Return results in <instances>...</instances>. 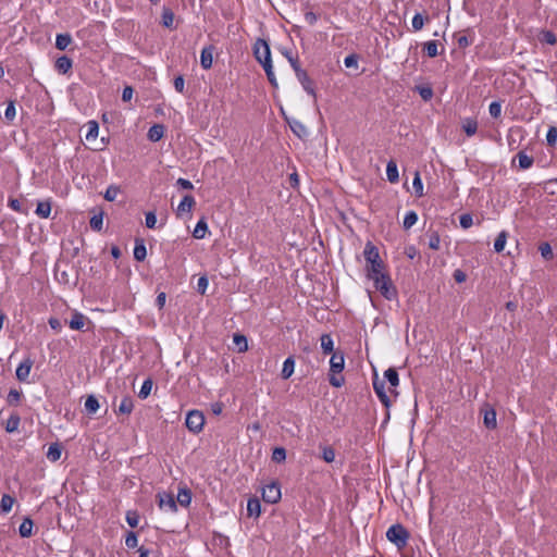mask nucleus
<instances>
[{
  "instance_id": "1",
  "label": "nucleus",
  "mask_w": 557,
  "mask_h": 557,
  "mask_svg": "<svg viewBox=\"0 0 557 557\" xmlns=\"http://www.w3.org/2000/svg\"><path fill=\"white\" fill-rule=\"evenodd\" d=\"M363 256L367 261V276L379 275L384 271V263L380 258L379 249L371 242L364 246Z\"/></svg>"
},
{
  "instance_id": "2",
  "label": "nucleus",
  "mask_w": 557,
  "mask_h": 557,
  "mask_svg": "<svg viewBox=\"0 0 557 557\" xmlns=\"http://www.w3.org/2000/svg\"><path fill=\"white\" fill-rule=\"evenodd\" d=\"M369 278L373 281L374 287L385 299L392 300L397 296L396 288L386 272L380 273L379 275H373Z\"/></svg>"
},
{
  "instance_id": "3",
  "label": "nucleus",
  "mask_w": 557,
  "mask_h": 557,
  "mask_svg": "<svg viewBox=\"0 0 557 557\" xmlns=\"http://www.w3.org/2000/svg\"><path fill=\"white\" fill-rule=\"evenodd\" d=\"M386 539L397 548L401 549L407 546L409 541V532L399 523L391 525L386 531Z\"/></svg>"
},
{
  "instance_id": "4",
  "label": "nucleus",
  "mask_w": 557,
  "mask_h": 557,
  "mask_svg": "<svg viewBox=\"0 0 557 557\" xmlns=\"http://www.w3.org/2000/svg\"><path fill=\"white\" fill-rule=\"evenodd\" d=\"M185 425L194 434H198L202 431L205 425V416L199 410H190L188 411L185 420Z\"/></svg>"
},
{
  "instance_id": "5",
  "label": "nucleus",
  "mask_w": 557,
  "mask_h": 557,
  "mask_svg": "<svg viewBox=\"0 0 557 557\" xmlns=\"http://www.w3.org/2000/svg\"><path fill=\"white\" fill-rule=\"evenodd\" d=\"M281 496V486L277 482H271L262 488V499L268 504H276Z\"/></svg>"
},
{
  "instance_id": "6",
  "label": "nucleus",
  "mask_w": 557,
  "mask_h": 557,
  "mask_svg": "<svg viewBox=\"0 0 557 557\" xmlns=\"http://www.w3.org/2000/svg\"><path fill=\"white\" fill-rule=\"evenodd\" d=\"M253 55L260 64L271 60L270 46L264 39L258 38L256 40L253 45Z\"/></svg>"
},
{
  "instance_id": "7",
  "label": "nucleus",
  "mask_w": 557,
  "mask_h": 557,
  "mask_svg": "<svg viewBox=\"0 0 557 557\" xmlns=\"http://www.w3.org/2000/svg\"><path fill=\"white\" fill-rule=\"evenodd\" d=\"M34 361L30 357L24 358L15 370L16 379L20 382H27Z\"/></svg>"
},
{
  "instance_id": "8",
  "label": "nucleus",
  "mask_w": 557,
  "mask_h": 557,
  "mask_svg": "<svg viewBox=\"0 0 557 557\" xmlns=\"http://www.w3.org/2000/svg\"><path fill=\"white\" fill-rule=\"evenodd\" d=\"M373 389H374L376 396L379 397L380 401L386 408H388L391 406V399L387 396L386 391H385V381H381L377 379V376H375L373 380Z\"/></svg>"
},
{
  "instance_id": "9",
  "label": "nucleus",
  "mask_w": 557,
  "mask_h": 557,
  "mask_svg": "<svg viewBox=\"0 0 557 557\" xmlns=\"http://www.w3.org/2000/svg\"><path fill=\"white\" fill-rule=\"evenodd\" d=\"M295 75H296L297 79L299 81V83L301 84L302 88L309 95H311L313 98H315V91L313 88V84H312V81L310 79V77L308 76L307 72L302 69H296Z\"/></svg>"
},
{
  "instance_id": "10",
  "label": "nucleus",
  "mask_w": 557,
  "mask_h": 557,
  "mask_svg": "<svg viewBox=\"0 0 557 557\" xmlns=\"http://www.w3.org/2000/svg\"><path fill=\"white\" fill-rule=\"evenodd\" d=\"M195 205V198L191 195H185L177 206L176 215L181 218L187 213H190Z\"/></svg>"
},
{
  "instance_id": "11",
  "label": "nucleus",
  "mask_w": 557,
  "mask_h": 557,
  "mask_svg": "<svg viewBox=\"0 0 557 557\" xmlns=\"http://www.w3.org/2000/svg\"><path fill=\"white\" fill-rule=\"evenodd\" d=\"M214 50L215 48L212 45L202 48L200 53V64L203 70L212 67Z\"/></svg>"
},
{
  "instance_id": "12",
  "label": "nucleus",
  "mask_w": 557,
  "mask_h": 557,
  "mask_svg": "<svg viewBox=\"0 0 557 557\" xmlns=\"http://www.w3.org/2000/svg\"><path fill=\"white\" fill-rule=\"evenodd\" d=\"M159 507L163 510L174 512L177 509L176 500L173 495L168 493L159 494Z\"/></svg>"
},
{
  "instance_id": "13",
  "label": "nucleus",
  "mask_w": 557,
  "mask_h": 557,
  "mask_svg": "<svg viewBox=\"0 0 557 557\" xmlns=\"http://www.w3.org/2000/svg\"><path fill=\"white\" fill-rule=\"evenodd\" d=\"M86 322H89L86 315H84L79 311H74L71 320L69 321V326L72 330L83 331L86 325Z\"/></svg>"
},
{
  "instance_id": "14",
  "label": "nucleus",
  "mask_w": 557,
  "mask_h": 557,
  "mask_svg": "<svg viewBox=\"0 0 557 557\" xmlns=\"http://www.w3.org/2000/svg\"><path fill=\"white\" fill-rule=\"evenodd\" d=\"M345 367V358L342 352H333L330 359V371L332 373H341Z\"/></svg>"
},
{
  "instance_id": "15",
  "label": "nucleus",
  "mask_w": 557,
  "mask_h": 557,
  "mask_svg": "<svg viewBox=\"0 0 557 557\" xmlns=\"http://www.w3.org/2000/svg\"><path fill=\"white\" fill-rule=\"evenodd\" d=\"M461 127L467 136L471 137L476 134L478 121L474 117H463L461 120Z\"/></svg>"
},
{
  "instance_id": "16",
  "label": "nucleus",
  "mask_w": 557,
  "mask_h": 557,
  "mask_svg": "<svg viewBox=\"0 0 557 557\" xmlns=\"http://www.w3.org/2000/svg\"><path fill=\"white\" fill-rule=\"evenodd\" d=\"M292 132L299 138H304L308 136L307 127L298 120H287Z\"/></svg>"
},
{
  "instance_id": "17",
  "label": "nucleus",
  "mask_w": 557,
  "mask_h": 557,
  "mask_svg": "<svg viewBox=\"0 0 557 557\" xmlns=\"http://www.w3.org/2000/svg\"><path fill=\"white\" fill-rule=\"evenodd\" d=\"M164 129L162 124L152 125L147 134L148 139L152 143L159 141L164 135Z\"/></svg>"
},
{
  "instance_id": "18",
  "label": "nucleus",
  "mask_w": 557,
  "mask_h": 557,
  "mask_svg": "<svg viewBox=\"0 0 557 557\" xmlns=\"http://www.w3.org/2000/svg\"><path fill=\"white\" fill-rule=\"evenodd\" d=\"M72 59L66 55L59 57L55 61V69L62 74L67 73L72 69Z\"/></svg>"
},
{
  "instance_id": "19",
  "label": "nucleus",
  "mask_w": 557,
  "mask_h": 557,
  "mask_svg": "<svg viewBox=\"0 0 557 557\" xmlns=\"http://www.w3.org/2000/svg\"><path fill=\"white\" fill-rule=\"evenodd\" d=\"M62 455V446L59 443H52L50 444L48 451L46 454L47 458L51 462H55L61 458Z\"/></svg>"
},
{
  "instance_id": "20",
  "label": "nucleus",
  "mask_w": 557,
  "mask_h": 557,
  "mask_svg": "<svg viewBox=\"0 0 557 557\" xmlns=\"http://www.w3.org/2000/svg\"><path fill=\"white\" fill-rule=\"evenodd\" d=\"M386 176L391 183H397L399 180L398 168L394 160H389L386 164Z\"/></svg>"
},
{
  "instance_id": "21",
  "label": "nucleus",
  "mask_w": 557,
  "mask_h": 557,
  "mask_svg": "<svg viewBox=\"0 0 557 557\" xmlns=\"http://www.w3.org/2000/svg\"><path fill=\"white\" fill-rule=\"evenodd\" d=\"M483 422L484 425L490 430H494L497 426L496 411L493 408L486 409L484 411Z\"/></svg>"
},
{
  "instance_id": "22",
  "label": "nucleus",
  "mask_w": 557,
  "mask_h": 557,
  "mask_svg": "<svg viewBox=\"0 0 557 557\" xmlns=\"http://www.w3.org/2000/svg\"><path fill=\"white\" fill-rule=\"evenodd\" d=\"M21 423V418L17 413L11 414L8 420L5 421V431L8 433H14L18 430Z\"/></svg>"
},
{
  "instance_id": "23",
  "label": "nucleus",
  "mask_w": 557,
  "mask_h": 557,
  "mask_svg": "<svg viewBox=\"0 0 557 557\" xmlns=\"http://www.w3.org/2000/svg\"><path fill=\"white\" fill-rule=\"evenodd\" d=\"M147 256V248L144 240L137 239L134 247V258L137 261H144Z\"/></svg>"
},
{
  "instance_id": "24",
  "label": "nucleus",
  "mask_w": 557,
  "mask_h": 557,
  "mask_svg": "<svg viewBox=\"0 0 557 557\" xmlns=\"http://www.w3.org/2000/svg\"><path fill=\"white\" fill-rule=\"evenodd\" d=\"M134 409V400L131 396H124L119 406V412L129 414Z\"/></svg>"
},
{
  "instance_id": "25",
  "label": "nucleus",
  "mask_w": 557,
  "mask_h": 557,
  "mask_svg": "<svg viewBox=\"0 0 557 557\" xmlns=\"http://www.w3.org/2000/svg\"><path fill=\"white\" fill-rule=\"evenodd\" d=\"M207 232H208V224L205 221V219H200L194 228L193 236L197 239H202L206 237Z\"/></svg>"
},
{
  "instance_id": "26",
  "label": "nucleus",
  "mask_w": 557,
  "mask_h": 557,
  "mask_svg": "<svg viewBox=\"0 0 557 557\" xmlns=\"http://www.w3.org/2000/svg\"><path fill=\"white\" fill-rule=\"evenodd\" d=\"M247 511L250 517H259L261 513V504L258 498H250L247 503Z\"/></svg>"
},
{
  "instance_id": "27",
  "label": "nucleus",
  "mask_w": 557,
  "mask_h": 557,
  "mask_svg": "<svg viewBox=\"0 0 557 557\" xmlns=\"http://www.w3.org/2000/svg\"><path fill=\"white\" fill-rule=\"evenodd\" d=\"M320 341H321V348L323 350V354L329 355V354L333 352L334 341L330 334H322Z\"/></svg>"
},
{
  "instance_id": "28",
  "label": "nucleus",
  "mask_w": 557,
  "mask_h": 557,
  "mask_svg": "<svg viewBox=\"0 0 557 557\" xmlns=\"http://www.w3.org/2000/svg\"><path fill=\"white\" fill-rule=\"evenodd\" d=\"M161 18L164 27L174 28V13L170 8H163Z\"/></svg>"
},
{
  "instance_id": "29",
  "label": "nucleus",
  "mask_w": 557,
  "mask_h": 557,
  "mask_svg": "<svg viewBox=\"0 0 557 557\" xmlns=\"http://www.w3.org/2000/svg\"><path fill=\"white\" fill-rule=\"evenodd\" d=\"M294 370H295V360L293 357H288L285 359L284 363H283V369H282V372H281V375L283 379H288L292 376V374L294 373Z\"/></svg>"
},
{
  "instance_id": "30",
  "label": "nucleus",
  "mask_w": 557,
  "mask_h": 557,
  "mask_svg": "<svg viewBox=\"0 0 557 557\" xmlns=\"http://www.w3.org/2000/svg\"><path fill=\"white\" fill-rule=\"evenodd\" d=\"M36 214L42 219L49 218L51 213V202L50 201H39L36 208Z\"/></svg>"
},
{
  "instance_id": "31",
  "label": "nucleus",
  "mask_w": 557,
  "mask_h": 557,
  "mask_svg": "<svg viewBox=\"0 0 557 557\" xmlns=\"http://www.w3.org/2000/svg\"><path fill=\"white\" fill-rule=\"evenodd\" d=\"M18 533L22 537H29L33 533V521L25 518L18 527Z\"/></svg>"
},
{
  "instance_id": "32",
  "label": "nucleus",
  "mask_w": 557,
  "mask_h": 557,
  "mask_svg": "<svg viewBox=\"0 0 557 557\" xmlns=\"http://www.w3.org/2000/svg\"><path fill=\"white\" fill-rule=\"evenodd\" d=\"M72 42L70 34H58L55 38V47L59 50H65Z\"/></svg>"
},
{
  "instance_id": "33",
  "label": "nucleus",
  "mask_w": 557,
  "mask_h": 557,
  "mask_svg": "<svg viewBox=\"0 0 557 557\" xmlns=\"http://www.w3.org/2000/svg\"><path fill=\"white\" fill-rule=\"evenodd\" d=\"M519 166L522 170H528L532 166L534 160L532 157L528 156L524 151H519L517 154Z\"/></svg>"
},
{
  "instance_id": "34",
  "label": "nucleus",
  "mask_w": 557,
  "mask_h": 557,
  "mask_svg": "<svg viewBox=\"0 0 557 557\" xmlns=\"http://www.w3.org/2000/svg\"><path fill=\"white\" fill-rule=\"evenodd\" d=\"M423 50L429 58H435L438 55V45L436 40H429L424 44Z\"/></svg>"
},
{
  "instance_id": "35",
  "label": "nucleus",
  "mask_w": 557,
  "mask_h": 557,
  "mask_svg": "<svg viewBox=\"0 0 557 557\" xmlns=\"http://www.w3.org/2000/svg\"><path fill=\"white\" fill-rule=\"evenodd\" d=\"M191 502V492L188 488H181L177 493L176 503L187 507Z\"/></svg>"
},
{
  "instance_id": "36",
  "label": "nucleus",
  "mask_w": 557,
  "mask_h": 557,
  "mask_svg": "<svg viewBox=\"0 0 557 557\" xmlns=\"http://www.w3.org/2000/svg\"><path fill=\"white\" fill-rule=\"evenodd\" d=\"M152 385H153L152 380L150 377L146 379L140 386L138 397L140 399H146L151 393Z\"/></svg>"
},
{
  "instance_id": "37",
  "label": "nucleus",
  "mask_w": 557,
  "mask_h": 557,
  "mask_svg": "<svg viewBox=\"0 0 557 557\" xmlns=\"http://www.w3.org/2000/svg\"><path fill=\"white\" fill-rule=\"evenodd\" d=\"M98 133H99V125L96 121H89L87 123V133L85 135L86 139L89 141V140H94L97 138L98 136Z\"/></svg>"
},
{
  "instance_id": "38",
  "label": "nucleus",
  "mask_w": 557,
  "mask_h": 557,
  "mask_svg": "<svg viewBox=\"0 0 557 557\" xmlns=\"http://www.w3.org/2000/svg\"><path fill=\"white\" fill-rule=\"evenodd\" d=\"M384 377L387 380V382L391 384V386L396 387L399 385V376L397 371L394 368H388L384 372Z\"/></svg>"
},
{
  "instance_id": "39",
  "label": "nucleus",
  "mask_w": 557,
  "mask_h": 557,
  "mask_svg": "<svg viewBox=\"0 0 557 557\" xmlns=\"http://www.w3.org/2000/svg\"><path fill=\"white\" fill-rule=\"evenodd\" d=\"M23 394L21 391L11 388L7 396V401L10 406H17L21 401Z\"/></svg>"
},
{
  "instance_id": "40",
  "label": "nucleus",
  "mask_w": 557,
  "mask_h": 557,
  "mask_svg": "<svg viewBox=\"0 0 557 557\" xmlns=\"http://www.w3.org/2000/svg\"><path fill=\"white\" fill-rule=\"evenodd\" d=\"M506 242H507V233L505 231H502L495 242H494V250L496 252H502L506 246Z\"/></svg>"
},
{
  "instance_id": "41",
  "label": "nucleus",
  "mask_w": 557,
  "mask_h": 557,
  "mask_svg": "<svg viewBox=\"0 0 557 557\" xmlns=\"http://www.w3.org/2000/svg\"><path fill=\"white\" fill-rule=\"evenodd\" d=\"M321 458L327 462L331 463L335 460V450L331 446H321Z\"/></svg>"
},
{
  "instance_id": "42",
  "label": "nucleus",
  "mask_w": 557,
  "mask_h": 557,
  "mask_svg": "<svg viewBox=\"0 0 557 557\" xmlns=\"http://www.w3.org/2000/svg\"><path fill=\"white\" fill-rule=\"evenodd\" d=\"M85 409L89 413H95L99 409V401L94 395L87 397L85 401Z\"/></svg>"
},
{
  "instance_id": "43",
  "label": "nucleus",
  "mask_w": 557,
  "mask_h": 557,
  "mask_svg": "<svg viewBox=\"0 0 557 557\" xmlns=\"http://www.w3.org/2000/svg\"><path fill=\"white\" fill-rule=\"evenodd\" d=\"M13 504L14 498L8 494H4L0 500V508L4 513H8L9 511H11Z\"/></svg>"
},
{
  "instance_id": "44",
  "label": "nucleus",
  "mask_w": 557,
  "mask_h": 557,
  "mask_svg": "<svg viewBox=\"0 0 557 557\" xmlns=\"http://www.w3.org/2000/svg\"><path fill=\"white\" fill-rule=\"evenodd\" d=\"M418 221V214L416 213V211H408L406 214H405V218H404V228L406 230H409L410 227H412Z\"/></svg>"
},
{
  "instance_id": "45",
  "label": "nucleus",
  "mask_w": 557,
  "mask_h": 557,
  "mask_svg": "<svg viewBox=\"0 0 557 557\" xmlns=\"http://www.w3.org/2000/svg\"><path fill=\"white\" fill-rule=\"evenodd\" d=\"M412 187H413L414 194L418 197H422L423 196V183H422V180H421V176H420L419 172L414 173V177H413V181H412Z\"/></svg>"
},
{
  "instance_id": "46",
  "label": "nucleus",
  "mask_w": 557,
  "mask_h": 557,
  "mask_svg": "<svg viewBox=\"0 0 557 557\" xmlns=\"http://www.w3.org/2000/svg\"><path fill=\"white\" fill-rule=\"evenodd\" d=\"M234 344L238 347L239 352H244L248 349L247 338L244 335L235 334L233 337Z\"/></svg>"
},
{
  "instance_id": "47",
  "label": "nucleus",
  "mask_w": 557,
  "mask_h": 557,
  "mask_svg": "<svg viewBox=\"0 0 557 557\" xmlns=\"http://www.w3.org/2000/svg\"><path fill=\"white\" fill-rule=\"evenodd\" d=\"M119 194L120 187L116 185H110L104 193V199L107 201H114Z\"/></svg>"
},
{
  "instance_id": "48",
  "label": "nucleus",
  "mask_w": 557,
  "mask_h": 557,
  "mask_svg": "<svg viewBox=\"0 0 557 557\" xmlns=\"http://www.w3.org/2000/svg\"><path fill=\"white\" fill-rule=\"evenodd\" d=\"M283 55L288 60L290 66L293 67L294 72L296 73V69H301L298 62V59L293 54L290 50H283Z\"/></svg>"
},
{
  "instance_id": "49",
  "label": "nucleus",
  "mask_w": 557,
  "mask_h": 557,
  "mask_svg": "<svg viewBox=\"0 0 557 557\" xmlns=\"http://www.w3.org/2000/svg\"><path fill=\"white\" fill-rule=\"evenodd\" d=\"M539 250L541 252V256L545 260H550L554 257L553 249L548 243H543L540 245Z\"/></svg>"
},
{
  "instance_id": "50",
  "label": "nucleus",
  "mask_w": 557,
  "mask_h": 557,
  "mask_svg": "<svg viewBox=\"0 0 557 557\" xmlns=\"http://www.w3.org/2000/svg\"><path fill=\"white\" fill-rule=\"evenodd\" d=\"M488 113L492 117L498 119L502 115V103L500 101H493L488 107Z\"/></svg>"
},
{
  "instance_id": "51",
  "label": "nucleus",
  "mask_w": 557,
  "mask_h": 557,
  "mask_svg": "<svg viewBox=\"0 0 557 557\" xmlns=\"http://www.w3.org/2000/svg\"><path fill=\"white\" fill-rule=\"evenodd\" d=\"M412 28L414 32L421 30L424 26V17L421 13H416L412 17Z\"/></svg>"
},
{
  "instance_id": "52",
  "label": "nucleus",
  "mask_w": 557,
  "mask_h": 557,
  "mask_svg": "<svg viewBox=\"0 0 557 557\" xmlns=\"http://www.w3.org/2000/svg\"><path fill=\"white\" fill-rule=\"evenodd\" d=\"M103 215L102 213L95 214L90 219V227L95 231H100L102 228Z\"/></svg>"
},
{
  "instance_id": "53",
  "label": "nucleus",
  "mask_w": 557,
  "mask_h": 557,
  "mask_svg": "<svg viewBox=\"0 0 557 557\" xmlns=\"http://www.w3.org/2000/svg\"><path fill=\"white\" fill-rule=\"evenodd\" d=\"M272 459L275 462H283L286 459V450L283 447H276L273 450Z\"/></svg>"
},
{
  "instance_id": "54",
  "label": "nucleus",
  "mask_w": 557,
  "mask_h": 557,
  "mask_svg": "<svg viewBox=\"0 0 557 557\" xmlns=\"http://www.w3.org/2000/svg\"><path fill=\"white\" fill-rule=\"evenodd\" d=\"M138 544V537L137 534L133 531H129L125 537V545L128 548H135Z\"/></svg>"
},
{
  "instance_id": "55",
  "label": "nucleus",
  "mask_w": 557,
  "mask_h": 557,
  "mask_svg": "<svg viewBox=\"0 0 557 557\" xmlns=\"http://www.w3.org/2000/svg\"><path fill=\"white\" fill-rule=\"evenodd\" d=\"M16 115V109L14 101H9L5 110H4V116L8 121H13Z\"/></svg>"
},
{
  "instance_id": "56",
  "label": "nucleus",
  "mask_w": 557,
  "mask_h": 557,
  "mask_svg": "<svg viewBox=\"0 0 557 557\" xmlns=\"http://www.w3.org/2000/svg\"><path fill=\"white\" fill-rule=\"evenodd\" d=\"M546 141L549 146H554L557 143V128L550 126L546 133Z\"/></svg>"
},
{
  "instance_id": "57",
  "label": "nucleus",
  "mask_w": 557,
  "mask_h": 557,
  "mask_svg": "<svg viewBox=\"0 0 557 557\" xmlns=\"http://www.w3.org/2000/svg\"><path fill=\"white\" fill-rule=\"evenodd\" d=\"M126 522L129 527L136 528L139 523V516L136 511H128L126 513Z\"/></svg>"
},
{
  "instance_id": "58",
  "label": "nucleus",
  "mask_w": 557,
  "mask_h": 557,
  "mask_svg": "<svg viewBox=\"0 0 557 557\" xmlns=\"http://www.w3.org/2000/svg\"><path fill=\"white\" fill-rule=\"evenodd\" d=\"M338 373H332L330 374V377H329V381H330V384L334 387H341L343 386L345 380H344V376L342 375H337Z\"/></svg>"
},
{
  "instance_id": "59",
  "label": "nucleus",
  "mask_w": 557,
  "mask_h": 557,
  "mask_svg": "<svg viewBox=\"0 0 557 557\" xmlns=\"http://www.w3.org/2000/svg\"><path fill=\"white\" fill-rule=\"evenodd\" d=\"M145 223L148 228H154L157 224V215L154 212L149 211L146 213Z\"/></svg>"
},
{
  "instance_id": "60",
  "label": "nucleus",
  "mask_w": 557,
  "mask_h": 557,
  "mask_svg": "<svg viewBox=\"0 0 557 557\" xmlns=\"http://www.w3.org/2000/svg\"><path fill=\"white\" fill-rule=\"evenodd\" d=\"M419 95L425 101L430 100L433 97V90L431 87L422 86L418 87Z\"/></svg>"
},
{
  "instance_id": "61",
  "label": "nucleus",
  "mask_w": 557,
  "mask_h": 557,
  "mask_svg": "<svg viewBox=\"0 0 557 557\" xmlns=\"http://www.w3.org/2000/svg\"><path fill=\"white\" fill-rule=\"evenodd\" d=\"M441 239L436 233H433L429 238V247L433 250L440 249Z\"/></svg>"
},
{
  "instance_id": "62",
  "label": "nucleus",
  "mask_w": 557,
  "mask_h": 557,
  "mask_svg": "<svg viewBox=\"0 0 557 557\" xmlns=\"http://www.w3.org/2000/svg\"><path fill=\"white\" fill-rule=\"evenodd\" d=\"M208 284H209L208 278L206 276H200L198 280V284H197V290L200 294H205L208 288Z\"/></svg>"
},
{
  "instance_id": "63",
  "label": "nucleus",
  "mask_w": 557,
  "mask_h": 557,
  "mask_svg": "<svg viewBox=\"0 0 557 557\" xmlns=\"http://www.w3.org/2000/svg\"><path fill=\"white\" fill-rule=\"evenodd\" d=\"M460 225L463 227V228H468L470 227L472 224H473V219L470 214H462L460 216Z\"/></svg>"
},
{
  "instance_id": "64",
  "label": "nucleus",
  "mask_w": 557,
  "mask_h": 557,
  "mask_svg": "<svg viewBox=\"0 0 557 557\" xmlns=\"http://www.w3.org/2000/svg\"><path fill=\"white\" fill-rule=\"evenodd\" d=\"M223 404L221 401H215L210 405V410L214 416H220L223 411Z\"/></svg>"
}]
</instances>
